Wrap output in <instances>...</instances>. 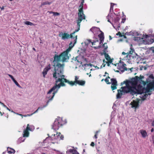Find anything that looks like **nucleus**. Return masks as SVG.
<instances>
[{"instance_id":"nucleus-1","label":"nucleus","mask_w":154,"mask_h":154,"mask_svg":"<svg viewBox=\"0 0 154 154\" xmlns=\"http://www.w3.org/2000/svg\"><path fill=\"white\" fill-rule=\"evenodd\" d=\"M143 77H138L136 76L134 78H132L131 79L124 81L123 83L126 85L125 87L121 88V89L118 90V93L116 95L117 99L121 98L122 95L125 93L127 94L130 93L132 95H134L136 94H141L145 93V88L143 87L140 85H139L137 88L138 81L142 79Z\"/></svg>"},{"instance_id":"nucleus-2","label":"nucleus","mask_w":154,"mask_h":154,"mask_svg":"<svg viewBox=\"0 0 154 154\" xmlns=\"http://www.w3.org/2000/svg\"><path fill=\"white\" fill-rule=\"evenodd\" d=\"M63 68L59 69L60 70V73H58L56 75V73L53 74V78L55 79V83L54 85L48 91L47 93V97L49 99L46 103L47 105L49 102L52 100L55 94L57 93L61 86H65L66 85L64 82L67 83L71 86L76 85L75 81H69L66 79L65 78V76L63 75V72H62Z\"/></svg>"},{"instance_id":"nucleus-3","label":"nucleus","mask_w":154,"mask_h":154,"mask_svg":"<svg viewBox=\"0 0 154 154\" xmlns=\"http://www.w3.org/2000/svg\"><path fill=\"white\" fill-rule=\"evenodd\" d=\"M54 58V59L53 61L54 65L53 66L54 67V72L53 74L56 73V75H57L58 73H60V70H60L63 68L62 72L63 71L64 64H61L59 62L61 59L60 54L59 55L55 54Z\"/></svg>"},{"instance_id":"nucleus-4","label":"nucleus","mask_w":154,"mask_h":154,"mask_svg":"<svg viewBox=\"0 0 154 154\" xmlns=\"http://www.w3.org/2000/svg\"><path fill=\"white\" fill-rule=\"evenodd\" d=\"M77 36H75V40L74 41V42L72 45V44L73 42H71L69 44V47L65 51H64L63 53L60 54L61 57V60L63 62L66 61L67 60L69 59V57L68 56L69 53L71 49L74 46V45L77 42Z\"/></svg>"},{"instance_id":"nucleus-5","label":"nucleus","mask_w":154,"mask_h":154,"mask_svg":"<svg viewBox=\"0 0 154 154\" xmlns=\"http://www.w3.org/2000/svg\"><path fill=\"white\" fill-rule=\"evenodd\" d=\"M66 123V122L65 121L63 120L62 118L56 119L52 126V128L56 131L59 129L60 127L62 126Z\"/></svg>"},{"instance_id":"nucleus-6","label":"nucleus","mask_w":154,"mask_h":154,"mask_svg":"<svg viewBox=\"0 0 154 154\" xmlns=\"http://www.w3.org/2000/svg\"><path fill=\"white\" fill-rule=\"evenodd\" d=\"M152 89L154 90V80L152 82H149L147 84L146 87L145 88V94L143 98V100L145 99L148 95H150L151 94V93H147L150 92V90Z\"/></svg>"},{"instance_id":"nucleus-7","label":"nucleus","mask_w":154,"mask_h":154,"mask_svg":"<svg viewBox=\"0 0 154 154\" xmlns=\"http://www.w3.org/2000/svg\"><path fill=\"white\" fill-rule=\"evenodd\" d=\"M78 19L77 20V22L78 28L77 29H75L74 32L75 33L78 32L80 30V23L83 20H85V17L84 13H78Z\"/></svg>"},{"instance_id":"nucleus-8","label":"nucleus","mask_w":154,"mask_h":154,"mask_svg":"<svg viewBox=\"0 0 154 154\" xmlns=\"http://www.w3.org/2000/svg\"><path fill=\"white\" fill-rule=\"evenodd\" d=\"M62 35H61L60 34H59V36L60 37H61L62 35V39L63 40H64L65 39H68L69 38H73V44H74V41L75 40V36H77V35L75 36V37H73V35L75 33L74 32H73L72 33H71L70 35H69L68 34L66 33H63L62 32Z\"/></svg>"},{"instance_id":"nucleus-9","label":"nucleus","mask_w":154,"mask_h":154,"mask_svg":"<svg viewBox=\"0 0 154 154\" xmlns=\"http://www.w3.org/2000/svg\"><path fill=\"white\" fill-rule=\"evenodd\" d=\"M53 139L58 140H63L64 138L63 135L61 134L60 132H57L56 134H54Z\"/></svg>"},{"instance_id":"nucleus-10","label":"nucleus","mask_w":154,"mask_h":154,"mask_svg":"<svg viewBox=\"0 0 154 154\" xmlns=\"http://www.w3.org/2000/svg\"><path fill=\"white\" fill-rule=\"evenodd\" d=\"M139 99H137L136 101L135 100H133L131 103V107L134 108L136 110L137 108H138L139 107Z\"/></svg>"},{"instance_id":"nucleus-11","label":"nucleus","mask_w":154,"mask_h":154,"mask_svg":"<svg viewBox=\"0 0 154 154\" xmlns=\"http://www.w3.org/2000/svg\"><path fill=\"white\" fill-rule=\"evenodd\" d=\"M111 81L112 82L111 89L112 90H114L117 88V81L116 79L114 78L111 79Z\"/></svg>"},{"instance_id":"nucleus-12","label":"nucleus","mask_w":154,"mask_h":154,"mask_svg":"<svg viewBox=\"0 0 154 154\" xmlns=\"http://www.w3.org/2000/svg\"><path fill=\"white\" fill-rule=\"evenodd\" d=\"M51 65L49 64L48 66H46L45 68L44 69L42 72V74L43 77H45V75L47 74V72L48 71L51 69Z\"/></svg>"},{"instance_id":"nucleus-13","label":"nucleus","mask_w":154,"mask_h":154,"mask_svg":"<svg viewBox=\"0 0 154 154\" xmlns=\"http://www.w3.org/2000/svg\"><path fill=\"white\" fill-rule=\"evenodd\" d=\"M23 137H27L29 135V124L27 125V126L23 132Z\"/></svg>"},{"instance_id":"nucleus-14","label":"nucleus","mask_w":154,"mask_h":154,"mask_svg":"<svg viewBox=\"0 0 154 154\" xmlns=\"http://www.w3.org/2000/svg\"><path fill=\"white\" fill-rule=\"evenodd\" d=\"M84 2V0H82V2L79 6V12L81 13H83V5Z\"/></svg>"},{"instance_id":"nucleus-15","label":"nucleus","mask_w":154,"mask_h":154,"mask_svg":"<svg viewBox=\"0 0 154 154\" xmlns=\"http://www.w3.org/2000/svg\"><path fill=\"white\" fill-rule=\"evenodd\" d=\"M105 59L109 63H112V60L110 58L109 54L106 53H103Z\"/></svg>"},{"instance_id":"nucleus-16","label":"nucleus","mask_w":154,"mask_h":154,"mask_svg":"<svg viewBox=\"0 0 154 154\" xmlns=\"http://www.w3.org/2000/svg\"><path fill=\"white\" fill-rule=\"evenodd\" d=\"M98 37L100 38V44H101L103 42L104 39V37L103 33V32H101V33L98 35Z\"/></svg>"},{"instance_id":"nucleus-17","label":"nucleus","mask_w":154,"mask_h":154,"mask_svg":"<svg viewBox=\"0 0 154 154\" xmlns=\"http://www.w3.org/2000/svg\"><path fill=\"white\" fill-rule=\"evenodd\" d=\"M99 29V28L97 27H96L94 26L93 27L91 28L90 29V30L94 34H95L98 31Z\"/></svg>"},{"instance_id":"nucleus-18","label":"nucleus","mask_w":154,"mask_h":154,"mask_svg":"<svg viewBox=\"0 0 154 154\" xmlns=\"http://www.w3.org/2000/svg\"><path fill=\"white\" fill-rule=\"evenodd\" d=\"M140 132L143 137H145L147 136V133L145 130H141Z\"/></svg>"},{"instance_id":"nucleus-19","label":"nucleus","mask_w":154,"mask_h":154,"mask_svg":"<svg viewBox=\"0 0 154 154\" xmlns=\"http://www.w3.org/2000/svg\"><path fill=\"white\" fill-rule=\"evenodd\" d=\"M85 81L79 80L76 84H77L83 86L85 85Z\"/></svg>"},{"instance_id":"nucleus-20","label":"nucleus","mask_w":154,"mask_h":154,"mask_svg":"<svg viewBox=\"0 0 154 154\" xmlns=\"http://www.w3.org/2000/svg\"><path fill=\"white\" fill-rule=\"evenodd\" d=\"M7 151L8 153L9 154L14 153L15 152V150L10 148H8Z\"/></svg>"},{"instance_id":"nucleus-21","label":"nucleus","mask_w":154,"mask_h":154,"mask_svg":"<svg viewBox=\"0 0 154 154\" xmlns=\"http://www.w3.org/2000/svg\"><path fill=\"white\" fill-rule=\"evenodd\" d=\"M126 64L125 63H123L122 64V66H121L120 67H118V69H124V70L127 71V69L126 67Z\"/></svg>"},{"instance_id":"nucleus-22","label":"nucleus","mask_w":154,"mask_h":154,"mask_svg":"<svg viewBox=\"0 0 154 154\" xmlns=\"http://www.w3.org/2000/svg\"><path fill=\"white\" fill-rule=\"evenodd\" d=\"M103 47L104 48V50H103V53H106V50L108 48L107 46L106 45V43H104L103 44Z\"/></svg>"},{"instance_id":"nucleus-23","label":"nucleus","mask_w":154,"mask_h":154,"mask_svg":"<svg viewBox=\"0 0 154 154\" xmlns=\"http://www.w3.org/2000/svg\"><path fill=\"white\" fill-rule=\"evenodd\" d=\"M143 38H141L140 37H134V40L135 41H136L137 42H139L141 40H143Z\"/></svg>"},{"instance_id":"nucleus-24","label":"nucleus","mask_w":154,"mask_h":154,"mask_svg":"<svg viewBox=\"0 0 154 154\" xmlns=\"http://www.w3.org/2000/svg\"><path fill=\"white\" fill-rule=\"evenodd\" d=\"M126 57L127 58V59L130 60L133 58V56L132 54H127Z\"/></svg>"},{"instance_id":"nucleus-25","label":"nucleus","mask_w":154,"mask_h":154,"mask_svg":"<svg viewBox=\"0 0 154 154\" xmlns=\"http://www.w3.org/2000/svg\"><path fill=\"white\" fill-rule=\"evenodd\" d=\"M69 152L72 153V154H77V153H79L76 150L72 149H70Z\"/></svg>"},{"instance_id":"nucleus-26","label":"nucleus","mask_w":154,"mask_h":154,"mask_svg":"<svg viewBox=\"0 0 154 154\" xmlns=\"http://www.w3.org/2000/svg\"><path fill=\"white\" fill-rule=\"evenodd\" d=\"M120 19V18L119 17H116L114 19V22L116 23H118Z\"/></svg>"},{"instance_id":"nucleus-27","label":"nucleus","mask_w":154,"mask_h":154,"mask_svg":"<svg viewBox=\"0 0 154 154\" xmlns=\"http://www.w3.org/2000/svg\"><path fill=\"white\" fill-rule=\"evenodd\" d=\"M134 51V50L131 47L130 48V50L127 53V54L132 55Z\"/></svg>"},{"instance_id":"nucleus-28","label":"nucleus","mask_w":154,"mask_h":154,"mask_svg":"<svg viewBox=\"0 0 154 154\" xmlns=\"http://www.w3.org/2000/svg\"><path fill=\"white\" fill-rule=\"evenodd\" d=\"M45 107V106H44L43 107H39L38 109L34 112L33 113H32V114H29V116L32 115L33 113H34L35 112H37L38 111L39 109H42L43 107Z\"/></svg>"},{"instance_id":"nucleus-29","label":"nucleus","mask_w":154,"mask_h":154,"mask_svg":"<svg viewBox=\"0 0 154 154\" xmlns=\"http://www.w3.org/2000/svg\"><path fill=\"white\" fill-rule=\"evenodd\" d=\"M13 81L14 82L15 85L18 87L21 88V87L20 85L18 84L17 82L15 80V79H14Z\"/></svg>"},{"instance_id":"nucleus-30","label":"nucleus","mask_w":154,"mask_h":154,"mask_svg":"<svg viewBox=\"0 0 154 154\" xmlns=\"http://www.w3.org/2000/svg\"><path fill=\"white\" fill-rule=\"evenodd\" d=\"M88 41L89 43L91 42L92 44V45H94V43H95L96 42H98V40H97L95 41L91 42L90 39H88Z\"/></svg>"},{"instance_id":"nucleus-31","label":"nucleus","mask_w":154,"mask_h":154,"mask_svg":"<svg viewBox=\"0 0 154 154\" xmlns=\"http://www.w3.org/2000/svg\"><path fill=\"white\" fill-rule=\"evenodd\" d=\"M35 129L34 126L32 125L29 126V131H32Z\"/></svg>"},{"instance_id":"nucleus-32","label":"nucleus","mask_w":154,"mask_h":154,"mask_svg":"<svg viewBox=\"0 0 154 154\" xmlns=\"http://www.w3.org/2000/svg\"><path fill=\"white\" fill-rule=\"evenodd\" d=\"M51 3V2H44L42 4V5H50Z\"/></svg>"},{"instance_id":"nucleus-33","label":"nucleus","mask_w":154,"mask_h":154,"mask_svg":"<svg viewBox=\"0 0 154 154\" xmlns=\"http://www.w3.org/2000/svg\"><path fill=\"white\" fill-rule=\"evenodd\" d=\"M100 132L99 131H97L95 133V134L94 135V137H95V138L96 139H97V136L98 135V133Z\"/></svg>"},{"instance_id":"nucleus-34","label":"nucleus","mask_w":154,"mask_h":154,"mask_svg":"<svg viewBox=\"0 0 154 154\" xmlns=\"http://www.w3.org/2000/svg\"><path fill=\"white\" fill-rule=\"evenodd\" d=\"M104 81L107 84H111V83L109 82V80L108 79H107V78H106V79H104Z\"/></svg>"},{"instance_id":"nucleus-35","label":"nucleus","mask_w":154,"mask_h":154,"mask_svg":"<svg viewBox=\"0 0 154 154\" xmlns=\"http://www.w3.org/2000/svg\"><path fill=\"white\" fill-rule=\"evenodd\" d=\"M92 64L91 63L89 64H84V66H85V67H87V66H90L91 67L92 66Z\"/></svg>"},{"instance_id":"nucleus-36","label":"nucleus","mask_w":154,"mask_h":154,"mask_svg":"<svg viewBox=\"0 0 154 154\" xmlns=\"http://www.w3.org/2000/svg\"><path fill=\"white\" fill-rule=\"evenodd\" d=\"M79 79V77H77V76H75V82L76 83H77V82H78L79 80H78Z\"/></svg>"},{"instance_id":"nucleus-37","label":"nucleus","mask_w":154,"mask_h":154,"mask_svg":"<svg viewBox=\"0 0 154 154\" xmlns=\"http://www.w3.org/2000/svg\"><path fill=\"white\" fill-rule=\"evenodd\" d=\"M116 35H119L120 37L122 36L121 33L120 32H119L117 33H116Z\"/></svg>"},{"instance_id":"nucleus-38","label":"nucleus","mask_w":154,"mask_h":154,"mask_svg":"<svg viewBox=\"0 0 154 154\" xmlns=\"http://www.w3.org/2000/svg\"><path fill=\"white\" fill-rule=\"evenodd\" d=\"M53 15L55 16H58L60 15V14L57 12H54Z\"/></svg>"},{"instance_id":"nucleus-39","label":"nucleus","mask_w":154,"mask_h":154,"mask_svg":"<svg viewBox=\"0 0 154 154\" xmlns=\"http://www.w3.org/2000/svg\"><path fill=\"white\" fill-rule=\"evenodd\" d=\"M115 5L113 3H111V6H110V9L111 10L112 9H113V6L114 5Z\"/></svg>"},{"instance_id":"nucleus-40","label":"nucleus","mask_w":154,"mask_h":154,"mask_svg":"<svg viewBox=\"0 0 154 154\" xmlns=\"http://www.w3.org/2000/svg\"><path fill=\"white\" fill-rule=\"evenodd\" d=\"M8 75L11 78L12 80L14 79V78L12 75L10 74H8Z\"/></svg>"},{"instance_id":"nucleus-41","label":"nucleus","mask_w":154,"mask_h":154,"mask_svg":"<svg viewBox=\"0 0 154 154\" xmlns=\"http://www.w3.org/2000/svg\"><path fill=\"white\" fill-rule=\"evenodd\" d=\"M154 42V39H151L150 40L149 44H152Z\"/></svg>"},{"instance_id":"nucleus-42","label":"nucleus","mask_w":154,"mask_h":154,"mask_svg":"<svg viewBox=\"0 0 154 154\" xmlns=\"http://www.w3.org/2000/svg\"><path fill=\"white\" fill-rule=\"evenodd\" d=\"M106 64L103 63L102 65L100 66V68L102 69V68L106 66Z\"/></svg>"},{"instance_id":"nucleus-43","label":"nucleus","mask_w":154,"mask_h":154,"mask_svg":"<svg viewBox=\"0 0 154 154\" xmlns=\"http://www.w3.org/2000/svg\"><path fill=\"white\" fill-rule=\"evenodd\" d=\"M126 20V18H123L122 19V21H121L122 23H124Z\"/></svg>"},{"instance_id":"nucleus-44","label":"nucleus","mask_w":154,"mask_h":154,"mask_svg":"<svg viewBox=\"0 0 154 154\" xmlns=\"http://www.w3.org/2000/svg\"><path fill=\"white\" fill-rule=\"evenodd\" d=\"M53 140L51 138V137L49 136L48 137H47L46 138V140Z\"/></svg>"},{"instance_id":"nucleus-45","label":"nucleus","mask_w":154,"mask_h":154,"mask_svg":"<svg viewBox=\"0 0 154 154\" xmlns=\"http://www.w3.org/2000/svg\"><path fill=\"white\" fill-rule=\"evenodd\" d=\"M142 81L143 84L144 86H145V85H146V83L148 82H147V81H146V82H145L144 81Z\"/></svg>"},{"instance_id":"nucleus-46","label":"nucleus","mask_w":154,"mask_h":154,"mask_svg":"<svg viewBox=\"0 0 154 154\" xmlns=\"http://www.w3.org/2000/svg\"><path fill=\"white\" fill-rule=\"evenodd\" d=\"M90 145L92 146H94L95 145V143H94V142H92L91 143V144H90Z\"/></svg>"},{"instance_id":"nucleus-47","label":"nucleus","mask_w":154,"mask_h":154,"mask_svg":"<svg viewBox=\"0 0 154 154\" xmlns=\"http://www.w3.org/2000/svg\"><path fill=\"white\" fill-rule=\"evenodd\" d=\"M109 63V62L108 61H107V62H106V64L107 63V66H110V63Z\"/></svg>"},{"instance_id":"nucleus-48","label":"nucleus","mask_w":154,"mask_h":154,"mask_svg":"<svg viewBox=\"0 0 154 154\" xmlns=\"http://www.w3.org/2000/svg\"><path fill=\"white\" fill-rule=\"evenodd\" d=\"M25 23L27 25H29V21H26L25 22Z\"/></svg>"},{"instance_id":"nucleus-49","label":"nucleus","mask_w":154,"mask_h":154,"mask_svg":"<svg viewBox=\"0 0 154 154\" xmlns=\"http://www.w3.org/2000/svg\"><path fill=\"white\" fill-rule=\"evenodd\" d=\"M48 12H49L50 14H53L54 13V12H53V11H48Z\"/></svg>"},{"instance_id":"nucleus-50","label":"nucleus","mask_w":154,"mask_h":154,"mask_svg":"<svg viewBox=\"0 0 154 154\" xmlns=\"http://www.w3.org/2000/svg\"><path fill=\"white\" fill-rule=\"evenodd\" d=\"M152 125L153 126H154V120H153L152 123Z\"/></svg>"},{"instance_id":"nucleus-51","label":"nucleus","mask_w":154,"mask_h":154,"mask_svg":"<svg viewBox=\"0 0 154 154\" xmlns=\"http://www.w3.org/2000/svg\"><path fill=\"white\" fill-rule=\"evenodd\" d=\"M149 77L150 78H152V79H153V76L152 75H150V76H149Z\"/></svg>"},{"instance_id":"nucleus-52","label":"nucleus","mask_w":154,"mask_h":154,"mask_svg":"<svg viewBox=\"0 0 154 154\" xmlns=\"http://www.w3.org/2000/svg\"><path fill=\"white\" fill-rule=\"evenodd\" d=\"M0 8L1 9V10H2L4 9V6H3L2 7H1V8Z\"/></svg>"},{"instance_id":"nucleus-53","label":"nucleus","mask_w":154,"mask_h":154,"mask_svg":"<svg viewBox=\"0 0 154 154\" xmlns=\"http://www.w3.org/2000/svg\"><path fill=\"white\" fill-rule=\"evenodd\" d=\"M122 54L123 55H125L126 54H127V53H126L124 52H123L122 53Z\"/></svg>"},{"instance_id":"nucleus-54","label":"nucleus","mask_w":154,"mask_h":154,"mask_svg":"<svg viewBox=\"0 0 154 154\" xmlns=\"http://www.w3.org/2000/svg\"><path fill=\"white\" fill-rule=\"evenodd\" d=\"M154 131V129L153 128H152L151 130V132H152Z\"/></svg>"},{"instance_id":"nucleus-55","label":"nucleus","mask_w":154,"mask_h":154,"mask_svg":"<svg viewBox=\"0 0 154 154\" xmlns=\"http://www.w3.org/2000/svg\"><path fill=\"white\" fill-rule=\"evenodd\" d=\"M0 114H1V116H2L3 115V114H4V112L2 113L0 111Z\"/></svg>"},{"instance_id":"nucleus-56","label":"nucleus","mask_w":154,"mask_h":154,"mask_svg":"<svg viewBox=\"0 0 154 154\" xmlns=\"http://www.w3.org/2000/svg\"><path fill=\"white\" fill-rule=\"evenodd\" d=\"M106 61H105V60L104 59L103 60V63H106Z\"/></svg>"},{"instance_id":"nucleus-57","label":"nucleus","mask_w":154,"mask_h":154,"mask_svg":"<svg viewBox=\"0 0 154 154\" xmlns=\"http://www.w3.org/2000/svg\"><path fill=\"white\" fill-rule=\"evenodd\" d=\"M152 50L153 52H154V47H152Z\"/></svg>"},{"instance_id":"nucleus-58","label":"nucleus","mask_w":154,"mask_h":154,"mask_svg":"<svg viewBox=\"0 0 154 154\" xmlns=\"http://www.w3.org/2000/svg\"><path fill=\"white\" fill-rule=\"evenodd\" d=\"M6 109L8 110H9V111H10V110L9 109V108H8L7 106L6 107Z\"/></svg>"},{"instance_id":"nucleus-59","label":"nucleus","mask_w":154,"mask_h":154,"mask_svg":"<svg viewBox=\"0 0 154 154\" xmlns=\"http://www.w3.org/2000/svg\"><path fill=\"white\" fill-rule=\"evenodd\" d=\"M32 23L29 22V25H32Z\"/></svg>"},{"instance_id":"nucleus-60","label":"nucleus","mask_w":154,"mask_h":154,"mask_svg":"<svg viewBox=\"0 0 154 154\" xmlns=\"http://www.w3.org/2000/svg\"><path fill=\"white\" fill-rule=\"evenodd\" d=\"M122 36H124V38H126V37L125 35H122Z\"/></svg>"},{"instance_id":"nucleus-61","label":"nucleus","mask_w":154,"mask_h":154,"mask_svg":"<svg viewBox=\"0 0 154 154\" xmlns=\"http://www.w3.org/2000/svg\"><path fill=\"white\" fill-rule=\"evenodd\" d=\"M3 105L5 107H7V106L5 105L4 104Z\"/></svg>"},{"instance_id":"nucleus-62","label":"nucleus","mask_w":154,"mask_h":154,"mask_svg":"<svg viewBox=\"0 0 154 154\" xmlns=\"http://www.w3.org/2000/svg\"><path fill=\"white\" fill-rule=\"evenodd\" d=\"M0 103L2 105H3L4 104L3 103L1 102H0Z\"/></svg>"},{"instance_id":"nucleus-63","label":"nucleus","mask_w":154,"mask_h":154,"mask_svg":"<svg viewBox=\"0 0 154 154\" xmlns=\"http://www.w3.org/2000/svg\"><path fill=\"white\" fill-rule=\"evenodd\" d=\"M106 78H107L108 79H110V77H109V76H108V77H107Z\"/></svg>"},{"instance_id":"nucleus-64","label":"nucleus","mask_w":154,"mask_h":154,"mask_svg":"<svg viewBox=\"0 0 154 154\" xmlns=\"http://www.w3.org/2000/svg\"><path fill=\"white\" fill-rule=\"evenodd\" d=\"M41 154H46L44 153H42Z\"/></svg>"}]
</instances>
